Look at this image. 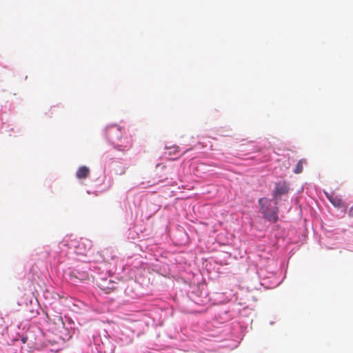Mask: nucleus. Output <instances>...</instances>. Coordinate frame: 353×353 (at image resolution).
I'll return each instance as SVG.
<instances>
[{
  "label": "nucleus",
  "mask_w": 353,
  "mask_h": 353,
  "mask_svg": "<svg viewBox=\"0 0 353 353\" xmlns=\"http://www.w3.org/2000/svg\"><path fill=\"white\" fill-rule=\"evenodd\" d=\"M106 136L114 148L119 151H128L132 148V137L128 136L124 137L121 128L118 126L109 127L107 129Z\"/></svg>",
  "instance_id": "nucleus-1"
},
{
  "label": "nucleus",
  "mask_w": 353,
  "mask_h": 353,
  "mask_svg": "<svg viewBox=\"0 0 353 353\" xmlns=\"http://www.w3.org/2000/svg\"><path fill=\"white\" fill-rule=\"evenodd\" d=\"M261 212L268 221L275 223L278 220V208L272 207V201L267 198H261L259 200ZM276 205V202L274 203Z\"/></svg>",
  "instance_id": "nucleus-2"
},
{
  "label": "nucleus",
  "mask_w": 353,
  "mask_h": 353,
  "mask_svg": "<svg viewBox=\"0 0 353 353\" xmlns=\"http://www.w3.org/2000/svg\"><path fill=\"white\" fill-rule=\"evenodd\" d=\"M288 188L285 184L278 183L274 191V198L276 200L281 195L288 193Z\"/></svg>",
  "instance_id": "nucleus-3"
},
{
  "label": "nucleus",
  "mask_w": 353,
  "mask_h": 353,
  "mask_svg": "<svg viewBox=\"0 0 353 353\" xmlns=\"http://www.w3.org/2000/svg\"><path fill=\"white\" fill-rule=\"evenodd\" d=\"M90 171L89 168L87 166L83 165L78 168L76 172V176L79 179H87L90 175Z\"/></svg>",
  "instance_id": "nucleus-4"
},
{
  "label": "nucleus",
  "mask_w": 353,
  "mask_h": 353,
  "mask_svg": "<svg viewBox=\"0 0 353 353\" xmlns=\"http://www.w3.org/2000/svg\"><path fill=\"white\" fill-rule=\"evenodd\" d=\"M327 197L334 206L338 208L343 206V201L341 198L334 195L330 196L328 194H327Z\"/></svg>",
  "instance_id": "nucleus-5"
},
{
  "label": "nucleus",
  "mask_w": 353,
  "mask_h": 353,
  "mask_svg": "<svg viewBox=\"0 0 353 353\" xmlns=\"http://www.w3.org/2000/svg\"><path fill=\"white\" fill-rule=\"evenodd\" d=\"M306 161L305 159H301L299 160V161L297 163L295 168H294V173L296 174H300L303 172V163H305Z\"/></svg>",
  "instance_id": "nucleus-6"
},
{
  "label": "nucleus",
  "mask_w": 353,
  "mask_h": 353,
  "mask_svg": "<svg viewBox=\"0 0 353 353\" xmlns=\"http://www.w3.org/2000/svg\"><path fill=\"white\" fill-rule=\"evenodd\" d=\"M75 277L80 280H84V279H88V274H86V273L80 274L79 273V276L75 275Z\"/></svg>",
  "instance_id": "nucleus-7"
},
{
  "label": "nucleus",
  "mask_w": 353,
  "mask_h": 353,
  "mask_svg": "<svg viewBox=\"0 0 353 353\" xmlns=\"http://www.w3.org/2000/svg\"><path fill=\"white\" fill-rule=\"evenodd\" d=\"M348 215L351 217H353V206L350 208Z\"/></svg>",
  "instance_id": "nucleus-8"
}]
</instances>
